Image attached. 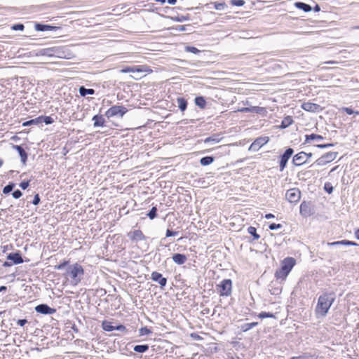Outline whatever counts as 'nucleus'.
<instances>
[{"instance_id":"f257e3e1","label":"nucleus","mask_w":359,"mask_h":359,"mask_svg":"<svg viewBox=\"0 0 359 359\" xmlns=\"http://www.w3.org/2000/svg\"><path fill=\"white\" fill-rule=\"evenodd\" d=\"M334 300V298L332 297V294L323 293L320 295L316 308V313L321 316H325L333 304Z\"/></svg>"},{"instance_id":"f03ea898","label":"nucleus","mask_w":359,"mask_h":359,"mask_svg":"<svg viewBox=\"0 0 359 359\" xmlns=\"http://www.w3.org/2000/svg\"><path fill=\"white\" fill-rule=\"evenodd\" d=\"M121 73L126 74V73H137V74H144L143 76H145L147 74H150L153 72L152 69L147 65H137V66H125L123 67L121 70ZM135 79H141L142 76L140 77H134L132 76Z\"/></svg>"},{"instance_id":"7ed1b4c3","label":"nucleus","mask_w":359,"mask_h":359,"mask_svg":"<svg viewBox=\"0 0 359 359\" xmlns=\"http://www.w3.org/2000/svg\"><path fill=\"white\" fill-rule=\"evenodd\" d=\"M83 273V267L78 264L70 266L67 269V274L72 278L74 285L78 284L81 281Z\"/></svg>"},{"instance_id":"20e7f679","label":"nucleus","mask_w":359,"mask_h":359,"mask_svg":"<svg viewBox=\"0 0 359 359\" xmlns=\"http://www.w3.org/2000/svg\"><path fill=\"white\" fill-rule=\"evenodd\" d=\"M217 291L222 297H229L232 292V281L231 279H224L216 286Z\"/></svg>"},{"instance_id":"39448f33","label":"nucleus","mask_w":359,"mask_h":359,"mask_svg":"<svg viewBox=\"0 0 359 359\" xmlns=\"http://www.w3.org/2000/svg\"><path fill=\"white\" fill-rule=\"evenodd\" d=\"M128 109L123 106H112L105 113V116L107 118H111L115 116H123L126 112Z\"/></svg>"},{"instance_id":"423d86ee","label":"nucleus","mask_w":359,"mask_h":359,"mask_svg":"<svg viewBox=\"0 0 359 359\" xmlns=\"http://www.w3.org/2000/svg\"><path fill=\"white\" fill-rule=\"evenodd\" d=\"M285 197L290 203H297L301 198V192L298 189L293 188L287 191Z\"/></svg>"},{"instance_id":"0eeeda50","label":"nucleus","mask_w":359,"mask_h":359,"mask_svg":"<svg viewBox=\"0 0 359 359\" xmlns=\"http://www.w3.org/2000/svg\"><path fill=\"white\" fill-rule=\"evenodd\" d=\"M293 152L294 151L292 148H288L285 150L284 154L280 156L279 167L280 171L284 170L288 160L293 154Z\"/></svg>"},{"instance_id":"6e6552de","label":"nucleus","mask_w":359,"mask_h":359,"mask_svg":"<svg viewBox=\"0 0 359 359\" xmlns=\"http://www.w3.org/2000/svg\"><path fill=\"white\" fill-rule=\"evenodd\" d=\"M35 311L38 313L43 315H51L56 312V309L50 307L46 304H41L35 307Z\"/></svg>"},{"instance_id":"1a4fd4ad","label":"nucleus","mask_w":359,"mask_h":359,"mask_svg":"<svg viewBox=\"0 0 359 359\" xmlns=\"http://www.w3.org/2000/svg\"><path fill=\"white\" fill-rule=\"evenodd\" d=\"M308 161L307 153L301 151L294 156L292 163L296 166H300Z\"/></svg>"},{"instance_id":"9d476101","label":"nucleus","mask_w":359,"mask_h":359,"mask_svg":"<svg viewBox=\"0 0 359 359\" xmlns=\"http://www.w3.org/2000/svg\"><path fill=\"white\" fill-rule=\"evenodd\" d=\"M313 213L310 202L303 201L300 205V214L304 217H308Z\"/></svg>"},{"instance_id":"9b49d317","label":"nucleus","mask_w":359,"mask_h":359,"mask_svg":"<svg viewBox=\"0 0 359 359\" xmlns=\"http://www.w3.org/2000/svg\"><path fill=\"white\" fill-rule=\"evenodd\" d=\"M128 237L133 241L137 243L140 241L146 239L145 236L143 234L141 230L137 229L133 231H130L128 233Z\"/></svg>"},{"instance_id":"f8f14e48","label":"nucleus","mask_w":359,"mask_h":359,"mask_svg":"<svg viewBox=\"0 0 359 359\" xmlns=\"http://www.w3.org/2000/svg\"><path fill=\"white\" fill-rule=\"evenodd\" d=\"M269 141V137L267 136L257 137L251 144L250 149L253 150H258L262 146L265 145Z\"/></svg>"},{"instance_id":"ddd939ff","label":"nucleus","mask_w":359,"mask_h":359,"mask_svg":"<svg viewBox=\"0 0 359 359\" xmlns=\"http://www.w3.org/2000/svg\"><path fill=\"white\" fill-rule=\"evenodd\" d=\"M151 278L153 281L158 283L161 287L163 288L167 284V278L163 277L161 273L154 271L151 274Z\"/></svg>"},{"instance_id":"4468645a","label":"nucleus","mask_w":359,"mask_h":359,"mask_svg":"<svg viewBox=\"0 0 359 359\" xmlns=\"http://www.w3.org/2000/svg\"><path fill=\"white\" fill-rule=\"evenodd\" d=\"M6 258L8 260L11 261L13 264H20L24 262L20 251L8 254Z\"/></svg>"},{"instance_id":"2eb2a0df","label":"nucleus","mask_w":359,"mask_h":359,"mask_svg":"<svg viewBox=\"0 0 359 359\" xmlns=\"http://www.w3.org/2000/svg\"><path fill=\"white\" fill-rule=\"evenodd\" d=\"M296 261L293 257H287L282 262L281 267L284 271L290 272L293 266L295 265Z\"/></svg>"},{"instance_id":"dca6fc26","label":"nucleus","mask_w":359,"mask_h":359,"mask_svg":"<svg viewBox=\"0 0 359 359\" xmlns=\"http://www.w3.org/2000/svg\"><path fill=\"white\" fill-rule=\"evenodd\" d=\"M236 111L238 112H255L257 114H261L266 111L264 107H242L238 109Z\"/></svg>"},{"instance_id":"f3484780","label":"nucleus","mask_w":359,"mask_h":359,"mask_svg":"<svg viewBox=\"0 0 359 359\" xmlns=\"http://www.w3.org/2000/svg\"><path fill=\"white\" fill-rule=\"evenodd\" d=\"M59 29H60L59 27L52 26V25H42V24H39V23H37V24L35 25V29L36 31H41V32H43V31H55V30H57Z\"/></svg>"},{"instance_id":"a211bd4d","label":"nucleus","mask_w":359,"mask_h":359,"mask_svg":"<svg viewBox=\"0 0 359 359\" xmlns=\"http://www.w3.org/2000/svg\"><path fill=\"white\" fill-rule=\"evenodd\" d=\"M302 108L307 111L315 112L319 109V105L316 103H312L310 102H304L302 104Z\"/></svg>"},{"instance_id":"6ab92c4d","label":"nucleus","mask_w":359,"mask_h":359,"mask_svg":"<svg viewBox=\"0 0 359 359\" xmlns=\"http://www.w3.org/2000/svg\"><path fill=\"white\" fill-rule=\"evenodd\" d=\"M172 261L179 265H182L185 263L187 258V256L184 254L180 253H175L172 257Z\"/></svg>"},{"instance_id":"aec40b11","label":"nucleus","mask_w":359,"mask_h":359,"mask_svg":"<svg viewBox=\"0 0 359 359\" xmlns=\"http://www.w3.org/2000/svg\"><path fill=\"white\" fill-rule=\"evenodd\" d=\"M294 6L296 8L302 10L304 12H310L312 10L311 6L310 5L303 2H295Z\"/></svg>"},{"instance_id":"412c9836","label":"nucleus","mask_w":359,"mask_h":359,"mask_svg":"<svg viewBox=\"0 0 359 359\" xmlns=\"http://www.w3.org/2000/svg\"><path fill=\"white\" fill-rule=\"evenodd\" d=\"M93 120L94 121L93 126L95 127L104 126L105 121H104V118L102 116L95 115V116H94L93 117Z\"/></svg>"},{"instance_id":"4be33fe9","label":"nucleus","mask_w":359,"mask_h":359,"mask_svg":"<svg viewBox=\"0 0 359 359\" xmlns=\"http://www.w3.org/2000/svg\"><path fill=\"white\" fill-rule=\"evenodd\" d=\"M289 271H284L283 267H280L279 270H277L275 273V276L277 279H285L289 274Z\"/></svg>"},{"instance_id":"5701e85b","label":"nucleus","mask_w":359,"mask_h":359,"mask_svg":"<svg viewBox=\"0 0 359 359\" xmlns=\"http://www.w3.org/2000/svg\"><path fill=\"white\" fill-rule=\"evenodd\" d=\"M323 137L320 135H318V134L306 135L304 144L309 143L311 140H323Z\"/></svg>"},{"instance_id":"b1692460","label":"nucleus","mask_w":359,"mask_h":359,"mask_svg":"<svg viewBox=\"0 0 359 359\" xmlns=\"http://www.w3.org/2000/svg\"><path fill=\"white\" fill-rule=\"evenodd\" d=\"M292 123H293V119H292V116H285L281 122L280 128H286L288 126H291L292 124Z\"/></svg>"},{"instance_id":"393cba45","label":"nucleus","mask_w":359,"mask_h":359,"mask_svg":"<svg viewBox=\"0 0 359 359\" xmlns=\"http://www.w3.org/2000/svg\"><path fill=\"white\" fill-rule=\"evenodd\" d=\"M178 107L182 111H184L187 107V101L184 97H178L177 99Z\"/></svg>"},{"instance_id":"a878e982","label":"nucleus","mask_w":359,"mask_h":359,"mask_svg":"<svg viewBox=\"0 0 359 359\" xmlns=\"http://www.w3.org/2000/svg\"><path fill=\"white\" fill-rule=\"evenodd\" d=\"M149 348V346L148 344H141V345H136L134 346L133 350L137 353H145L147 352Z\"/></svg>"},{"instance_id":"bb28decb","label":"nucleus","mask_w":359,"mask_h":359,"mask_svg":"<svg viewBox=\"0 0 359 359\" xmlns=\"http://www.w3.org/2000/svg\"><path fill=\"white\" fill-rule=\"evenodd\" d=\"M258 322H252L250 323H245L241 326V330L243 332H247L250 330V329L253 328L254 327L258 325Z\"/></svg>"},{"instance_id":"cd10ccee","label":"nucleus","mask_w":359,"mask_h":359,"mask_svg":"<svg viewBox=\"0 0 359 359\" xmlns=\"http://www.w3.org/2000/svg\"><path fill=\"white\" fill-rule=\"evenodd\" d=\"M195 104L201 109H204L206 105V101L202 96H198L195 98Z\"/></svg>"},{"instance_id":"c85d7f7f","label":"nucleus","mask_w":359,"mask_h":359,"mask_svg":"<svg viewBox=\"0 0 359 359\" xmlns=\"http://www.w3.org/2000/svg\"><path fill=\"white\" fill-rule=\"evenodd\" d=\"M13 147L18 151L22 161H25L27 158V155L25 149L20 145H14Z\"/></svg>"},{"instance_id":"c756f323","label":"nucleus","mask_w":359,"mask_h":359,"mask_svg":"<svg viewBox=\"0 0 359 359\" xmlns=\"http://www.w3.org/2000/svg\"><path fill=\"white\" fill-rule=\"evenodd\" d=\"M43 118V116H39L34 119H32L27 121H25L22 123L23 126H28L33 124H38L41 123Z\"/></svg>"},{"instance_id":"7c9ffc66","label":"nucleus","mask_w":359,"mask_h":359,"mask_svg":"<svg viewBox=\"0 0 359 359\" xmlns=\"http://www.w3.org/2000/svg\"><path fill=\"white\" fill-rule=\"evenodd\" d=\"M102 329L107 332H111L115 330V326L112 325L111 323L104 320L102 323Z\"/></svg>"},{"instance_id":"2f4dec72","label":"nucleus","mask_w":359,"mask_h":359,"mask_svg":"<svg viewBox=\"0 0 359 359\" xmlns=\"http://www.w3.org/2000/svg\"><path fill=\"white\" fill-rule=\"evenodd\" d=\"M79 93L81 96H86V95H93L95 93V90L92 88H85L83 86H81L79 88Z\"/></svg>"},{"instance_id":"473e14b6","label":"nucleus","mask_w":359,"mask_h":359,"mask_svg":"<svg viewBox=\"0 0 359 359\" xmlns=\"http://www.w3.org/2000/svg\"><path fill=\"white\" fill-rule=\"evenodd\" d=\"M214 161V158L212 156H205L203 157L200 162L202 165H208L211 164Z\"/></svg>"},{"instance_id":"72a5a7b5","label":"nucleus","mask_w":359,"mask_h":359,"mask_svg":"<svg viewBox=\"0 0 359 359\" xmlns=\"http://www.w3.org/2000/svg\"><path fill=\"white\" fill-rule=\"evenodd\" d=\"M248 232L253 236L255 240H257L260 238V236L257 233V229L254 226H249L248 228Z\"/></svg>"},{"instance_id":"f704fd0d","label":"nucleus","mask_w":359,"mask_h":359,"mask_svg":"<svg viewBox=\"0 0 359 359\" xmlns=\"http://www.w3.org/2000/svg\"><path fill=\"white\" fill-rule=\"evenodd\" d=\"M15 187V184L14 183L10 182L8 185L4 187V188L3 189V194H8L11 193Z\"/></svg>"},{"instance_id":"c9c22d12","label":"nucleus","mask_w":359,"mask_h":359,"mask_svg":"<svg viewBox=\"0 0 359 359\" xmlns=\"http://www.w3.org/2000/svg\"><path fill=\"white\" fill-rule=\"evenodd\" d=\"M212 4H213L214 8L216 10H218V11L224 10V8H226L227 7L225 2H222V3L214 2V3H212Z\"/></svg>"},{"instance_id":"e433bc0d","label":"nucleus","mask_w":359,"mask_h":359,"mask_svg":"<svg viewBox=\"0 0 359 359\" xmlns=\"http://www.w3.org/2000/svg\"><path fill=\"white\" fill-rule=\"evenodd\" d=\"M258 317L259 318H261V319L266 318H275V315L273 313H270V312L262 311V312L259 313Z\"/></svg>"},{"instance_id":"4c0bfd02","label":"nucleus","mask_w":359,"mask_h":359,"mask_svg":"<svg viewBox=\"0 0 359 359\" xmlns=\"http://www.w3.org/2000/svg\"><path fill=\"white\" fill-rule=\"evenodd\" d=\"M147 216L151 219H154L157 216V208L156 207H152V208L149 210V212L147 213Z\"/></svg>"},{"instance_id":"58836bf2","label":"nucleus","mask_w":359,"mask_h":359,"mask_svg":"<svg viewBox=\"0 0 359 359\" xmlns=\"http://www.w3.org/2000/svg\"><path fill=\"white\" fill-rule=\"evenodd\" d=\"M290 359H313V356L309 353H303L299 356H292Z\"/></svg>"},{"instance_id":"ea45409f","label":"nucleus","mask_w":359,"mask_h":359,"mask_svg":"<svg viewBox=\"0 0 359 359\" xmlns=\"http://www.w3.org/2000/svg\"><path fill=\"white\" fill-rule=\"evenodd\" d=\"M140 336L148 335L151 333V330L147 327H141L139 330Z\"/></svg>"},{"instance_id":"a19ab883","label":"nucleus","mask_w":359,"mask_h":359,"mask_svg":"<svg viewBox=\"0 0 359 359\" xmlns=\"http://www.w3.org/2000/svg\"><path fill=\"white\" fill-rule=\"evenodd\" d=\"M245 2L244 0H231L230 1V4L232 6H243L245 4Z\"/></svg>"},{"instance_id":"79ce46f5","label":"nucleus","mask_w":359,"mask_h":359,"mask_svg":"<svg viewBox=\"0 0 359 359\" xmlns=\"http://www.w3.org/2000/svg\"><path fill=\"white\" fill-rule=\"evenodd\" d=\"M185 50L187 52H190V53H194V54H197V53H198L200 52V50L197 48H196L194 46H187L185 48Z\"/></svg>"},{"instance_id":"37998d69","label":"nucleus","mask_w":359,"mask_h":359,"mask_svg":"<svg viewBox=\"0 0 359 359\" xmlns=\"http://www.w3.org/2000/svg\"><path fill=\"white\" fill-rule=\"evenodd\" d=\"M324 189L328 194H331L333 191V186L330 183L327 182L325 184Z\"/></svg>"},{"instance_id":"c03bdc74","label":"nucleus","mask_w":359,"mask_h":359,"mask_svg":"<svg viewBox=\"0 0 359 359\" xmlns=\"http://www.w3.org/2000/svg\"><path fill=\"white\" fill-rule=\"evenodd\" d=\"M282 227H283V225L281 224H275V223H272L269 226V229L271 231L279 229H281Z\"/></svg>"},{"instance_id":"a18cd8bd","label":"nucleus","mask_w":359,"mask_h":359,"mask_svg":"<svg viewBox=\"0 0 359 359\" xmlns=\"http://www.w3.org/2000/svg\"><path fill=\"white\" fill-rule=\"evenodd\" d=\"M12 196L14 198L18 199L22 196V193L20 190L17 189L12 193Z\"/></svg>"},{"instance_id":"49530a36","label":"nucleus","mask_w":359,"mask_h":359,"mask_svg":"<svg viewBox=\"0 0 359 359\" xmlns=\"http://www.w3.org/2000/svg\"><path fill=\"white\" fill-rule=\"evenodd\" d=\"M342 110L344 111H345L348 115H351V114H353L354 113L359 115V111H354L352 109H351L349 107H344L342 109Z\"/></svg>"},{"instance_id":"de8ad7c7","label":"nucleus","mask_w":359,"mask_h":359,"mask_svg":"<svg viewBox=\"0 0 359 359\" xmlns=\"http://www.w3.org/2000/svg\"><path fill=\"white\" fill-rule=\"evenodd\" d=\"M25 28V26L22 25V24H15V25H13L11 27V29L13 30H20V31H22Z\"/></svg>"},{"instance_id":"09e8293b","label":"nucleus","mask_w":359,"mask_h":359,"mask_svg":"<svg viewBox=\"0 0 359 359\" xmlns=\"http://www.w3.org/2000/svg\"><path fill=\"white\" fill-rule=\"evenodd\" d=\"M342 245H351V246H357L358 244L353 241H350L347 240H342Z\"/></svg>"},{"instance_id":"8fccbe9b","label":"nucleus","mask_w":359,"mask_h":359,"mask_svg":"<svg viewBox=\"0 0 359 359\" xmlns=\"http://www.w3.org/2000/svg\"><path fill=\"white\" fill-rule=\"evenodd\" d=\"M40 201H41V198H40L39 194H35L34 196V199L32 202V204L34 205H37L40 203Z\"/></svg>"},{"instance_id":"3c124183","label":"nucleus","mask_w":359,"mask_h":359,"mask_svg":"<svg viewBox=\"0 0 359 359\" xmlns=\"http://www.w3.org/2000/svg\"><path fill=\"white\" fill-rule=\"evenodd\" d=\"M42 121H43L46 124H51L54 122V120L51 116H43Z\"/></svg>"},{"instance_id":"603ef678","label":"nucleus","mask_w":359,"mask_h":359,"mask_svg":"<svg viewBox=\"0 0 359 359\" xmlns=\"http://www.w3.org/2000/svg\"><path fill=\"white\" fill-rule=\"evenodd\" d=\"M177 234H178V231H175L168 229L166 231L165 236H166V237H170V236H175Z\"/></svg>"},{"instance_id":"864d4df0","label":"nucleus","mask_w":359,"mask_h":359,"mask_svg":"<svg viewBox=\"0 0 359 359\" xmlns=\"http://www.w3.org/2000/svg\"><path fill=\"white\" fill-rule=\"evenodd\" d=\"M29 185V181H22L20 184V187L22 189H26Z\"/></svg>"},{"instance_id":"5fc2aeb1","label":"nucleus","mask_w":359,"mask_h":359,"mask_svg":"<svg viewBox=\"0 0 359 359\" xmlns=\"http://www.w3.org/2000/svg\"><path fill=\"white\" fill-rule=\"evenodd\" d=\"M67 264V262L65 261L64 262L61 263L59 265H57L55 266L56 269L61 270L63 269Z\"/></svg>"},{"instance_id":"6e6d98bb","label":"nucleus","mask_w":359,"mask_h":359,"mask_svg":"<svg viewBox=\"0 0 359 359\" xmlns=\"http://www.w3.org/2000/svg\"><path fill=\"white\" fill-rule=\"evenodd\" d=\"M327 245H330V246L342 245V241H335V242H332V243H327Z\"/></svg>"},{"instance_id":"4d7b16f0","label":"nucleus","mask_w":359,"mask_h":359,"mask_svg":"<svg viewBox=\"0 0 359 359\" xmlns=\"http://www.w3.org/2000/svg\"><path fill=\"white\" fill-rule=\"evenodd\" d=\"M27 323V320L26 319H19L17 321V324L20 325V327L24 326Z\"/></svg>"},{"instance_id":"13d9d810","label":"nucleus","mask_w":359,"mask_h":359,"mask_svg":"<svg viewBox=\"0 0 359 359\" xmlns=\"http://www.w3.org/2000/svg\"><path fill=\"white\" fill-rule=\"evenodd\" d=\"M115 330H118V331H121V332H124L126 330V328L124 325H117V326H115Z\"/></svg>"},{"instance_id":"bf43d9fd","label":"nucleus","mask_w":359,"mask_h":359,"mask_svg":"<svg viewBox=\"0 0 359 359\" xmlns=\"http://www.w3.org/2000/svg\"><path fill=\"white\" fill-rule=\"evenodd\" d=\"M332 146H333L332 144H318V145H316L317 147L321 148V149L327 148V147H332Z\"/></svg>"},{"instance_id":"052dcab7","label":"nucleus","mask_w":359,"mask_h":359,"mask_svg":"<svg viewBox=\"0 0 359 359\" xmlns=\"http://www.w3.org/2000/svg\"><path fill=\"white\" fill-rule=\"evenodd\" d=\"M13 264L12 262H5L3 264V266H4V267H9V266H11Z\"/></svg>"},{"instance_id":"680f3d73","label":"nucleus","mask_w":359,"mask_h":359,"mask_svg":"<svg viewBox=\"0 0 359 359\" xmlns=\"http://www.w3.org/2000/svg\"><path fill=\"white\" fill-rule=\"evenodd\" d=\"M274 217H275V216L271 213H269L265 215L266 219H271V218H274Z\"/></svg>"},{"instance_id":"e2e57ef3","label":"nucleus","mask_w":359,"mask_h":359,"mask_svg":"<svg viewBox=\"0 0 359 359\" xmlns=\"http://www.w3.org/2000/svg\"><path fill=\"white\" fill-rule=\"evenodd\" d=\"M355 236L358 240H359V228L355 230Z\"/></svg>"},{"instance_id":"0e129e2a","label":"nucleus","mask_w":359,"mask_h":359,"mask_svg":"<svg viewBox=\"0 0 359 359\" xmlns=\"http://www.w3.org/2000/svg\"><path fill=\"white\" fill-rule=\"evenodd\" d=\"M167 1H168V4H170L171 5H174L177 2L176 0H168Z\"/></svg>"},{"instance_id":"69168bd1","label":"nucleus","mask_w":359,"mask_h":359,"mask_svg":"<svg viewBox=\"0 0 359 359\" xmlns=\"http://www.w3.org/2000/svg\"><path fill=\"white\" fill-rule=\"evenodd\" d=\"M7 290V287L4 285L0 287V292L3 291H6Z\"/></svg>"},{"instance_id":"338daca9","label":"nucleus","mask_w":359,"mask_h":359,"mask_svg":"<svg viewBox=\"0 0 359 359\" xmlns=\"http://www.w3.org/2000/svg\"><path fill=\"white\" fill-rule=\"evenodd\" d=\"M320 6L318 5H316L314 8V11L316 12H318L320 11Z\"/></svg>"},{"instance_id":"774afa93","label":"nucleus","mask_w":359,"mask_h":359,"mask_svg":"<svg viewBox=\"0 0 359 359\" xmlns=\"http://www.w3.org/2000/svg\"><path fill=\"white\" fill-rule=\"evenodd\" d=\"M214 140L212 139V137H208L205 140V142H210V141H213Z\"/></svg>"}]
</instances>
